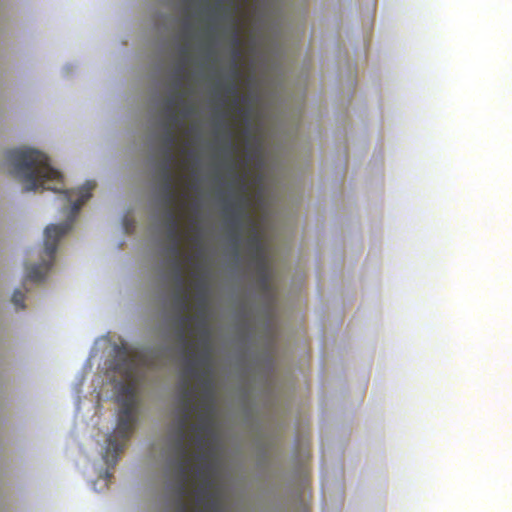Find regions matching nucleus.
I'll list each match as a JSON object with an SVG mask.
<instances>
[{
	"label": "nucleus",
	"mask_w": 512,
	"mask_h": 512,
	"mask_svg": "<svg viewBox=\"0 0 512 512\" xmlns=\"http://www.w3.org/2000/svg\"><path fill=\"white\" fill-rule=\"evenodd\" d=\"M202 393L197 403H193L194 389L185 388L181 397L179 416L174 423L172 450L175 455L174 467L177 484L175 486L177 512H208L212 499L211 479L208 467L203 465L205 455L196 458L200 464L192 470L193 455L189 440L198 448L205 444L204 434L211 429L214 414V386L210 378L199 382Z\"/></svg>",
	"instance_id": "f257e3e1"
},
{
	"label": "nucleus",
	"mask_w": 512,
	"mask_h": 512,
	"mask_svg": "<svg viewBox=\"0 0 512 512\" xmlns=\"http://www.w3.org/2000/svg\"><path fill=\"white\" fill-rule=\"evenodd\" d=\"M6 159L12 167L11 174L25 184V191L50 190L61 193L63 201L71 203L68 220L60 224H51L45 229L44 252L48 260L26 266L25 279L41 282L54 263L60 238L71 230L81 207L91 198L95 184L89 181L77 189H63V175L51 166L47 155L35 149L7 150Z\"/></svg>",
	"instance_id": "f03ea898"
},
{
	"label": "nucleus",
	"mask_w": 512,
	"mask_h": 512,
	"mask_svg": "<svg viewBox=\"0 0 512 512\" xmlns=\"http://www.w3.org/2000/svg\"><path fill=\"white\" fill-rule=\"evenodd\" d=\"M170 257V265L173 272L174 291L173 301L174 307L177 311L175 318L176 336L180 344L181 351L186 357V372L189 376L196 379L198 382H203L206 378H211L210 366V352L208 349L200 354H197V344L191 339L193 334L192 323L198 321V326L202 330V339L200 344L208 346V331L206 322L203 318L200 319L199 315L188 314L190 306V294L186 287L184 278V267L182 258L184 252L181 248V242H169L166 249Z\"/></svg>",
	"instance_id": "7ed1b4c3"
},
{
	"label": "nucleus",
	"mask_w": 512,
	"mask_h": 512,
	"mask_svg": "<svg viewBox=\"0 0 512 512\" xmlns=\"http://www.w3.org/2000/svg\"><path fill=\"white\" fill-rule=\"evenodd\" d=\"M113 369L127 383L121 385L118 397L120 410L117 424L114 431L107 437V446L103 455L106 464L112 466L116 464L134 429L136 410V387L134 381L138 370V361L134 355L123 349V351L118 352Z\"/></svg>",
	"instance_id": "20e7f679"
},
{
	"label": "nucleus",
	"mask_w": 512,
	"mask_h": 512,
	"mask_svg": "<svg viewBox=\"0 0 512 512\" xmlns=\"http://www.w3.org/2000/svg\"><path fill=\"white\" fill-rule=\"evenodd\" d=\"M236 179L240 182V195L233 203L225 206V214L230 216V227L233 231V239L239 243L241 239V231L245 220L248 221L251 234L247 239V248L252 263L257 273L261 277L262 284L266 286L269 281L268 264L265 254V247L262 237L258 230L257 223L250 217L247 210L250 206V198L247 194L248 187L246 184V175H236Z\"/></svg>",
	"instance_id": "39448f33"
},
{
	"label": "nucleus",
	"mask_w": 512,
	"mask_h": 512,
	"mask_svg": "<svg viewBox=\"0 0 512 512\" xmlns=\"http://www.w3.org/2000/svg\"><path fill=\"white\" fill-rule=\"evenodd\" d=\"M181 60L175 72L174 87L177 90V94L169 97L164 104V113L167 121L163 124L165 131L162 137V155L163 159H174L173 153L174 146L178 143V137L175 133V129L183 125L182 119L176 113V107L185 104L183 93L179 92L182 87V78L185 71L187 57L189 55L188 47L184 46L180 49Z\"/></svg>",
	"instance_id": "423d86ee"
},
{
	"label": "nucleus",
	"mask_w": 512,
	"mask_h": 512,
	"mask_svg": "<svg viewBox=\"0 0 512 512\" xmlns=\"http://www.w3.org/2000/svg\"><path fill=\"white\" fill-rule=\"evenodd\" d=\"M174 159H163L160 164L161 193L163 205H173L177 199L184 198L176 189L173 172Z\"/></svg>",
	"instance_id": "0eeeda50"
},
{
	"label": "nucleus",
	"mask_w": 512,
	"mask_h": 512,
	"mask_svg": "<svg viewBox=\"0 0 512 512\" xmlns=\"http://www.w3.org/2000/svg\"><path fill=\"white\" fill-rule=\"evenodd\" d=\"M186 206L185 199H177L173 205H164L166 208L165 212V225L166 229L172 227H181L180 216L178 211H183Z\"/></svg>",
	"instance_id": "6e6552de"
},
{
	"label": "nucleus",
	"mask_w": 512,
	"mask_h": 512,
	"mask_svg": "<svg viewBox=\"0 0 512 512\" xmlns=\"http://www.w3.org/2000/svg\"><path fill=\"white\" fill-rule=\"evenodd\" d=\"M183 233L181 227H172L166 229V238L169 242H181Z\"/></svg>",
	"instance_id": "1a4fd4ad"
},
{
	"label": "nucleus",
	"mask_w": 512,
	"mask_h": 512,
	"mask_svg": "<svg viewBox=\"0 0 512 512\" xmlns=\"http://www.w3.org/2000/svg\"><path fill=\"white\" fill-rule=\"evenodd\" d=\"M25 295L20 290H15L12 296V302L16 306L17 309L25 308Z\"/></svg>",
	"instance_id": "9d476101"
},
{
	"label": "nucleus",
	"mask_w": 512,
	"mask_h": 512,
	"mask_svg": "<svg viewBox=\"0 0 512 512\" xmlns=\"http://www.w3.org/2000/svg\"><path fill=\"white\" fill-rule=\"evenodd\" d=\"M196 287H197V291H198L197 298H198V302H199V307L204 308L205 302H206L204 285L201 281H198L196 284Z\"/></svg>",
	"instance_id": "9b49d317"
},
{
	"label": "nucleus",
	"mask_w": 512,
	"mask_h": 512,
	"mask_svg": "<svg viewBox=\"0 0 512 512\" xmlns=\"http://www.w3.org/2000/svg\"><path fill=\"white\" fill-rule=\"evenodd\" d=\"M238 92H239L238 86L235 83V81H233L230 85H228V87H227V93L228 94H231V95L237 97L238 96Z\"/></svg>",
	"instance_id": "f8f14e48"
},
{
	"label": "nucleus",
	"mask_w": 512,
	"mask_h": 512,
	"mask_svg": "<svg viewBox=\"0 0 512 512\" xmlns=\"http://www.w3.org/2000/svg\"><path fill=\"white\" fill-rule=\"evenodd\" d=\"M233 44L235 46V55L238 56L239 55L238 47L240 45V38H239L237 30H235L234 35H233Z\"/></svg>",
	"instance_id": "ddd939ff"
},
{
	"label": "nucleus",
	"mask_w": 512,
	"mask_h": 512,
	"mask_svg": "<svg viewBox=\"0 0 512 512\" xmlns=\"http://www.w3.org/2000/svg\"><path fill=\"white\" fill-rule=\"evenodd\" d=\"M226 148H227V152L231 155L234 151V145L230 139V136L228 137Z\"/></svg>",
	"instance_id": "4468645a"
},
{
	"label": "nucleus",
	"mask_w": 512,
	"mask_h": 512,
	"mask_svg": "<svg viewBox=\"0 0 512 512\" xmlns=\"http://www.w3.org/2000/svg\"><path fill=\"white\" fill-rule=\"evenodd\" d=\"M192 111L191 107L190 106H187L185 105L184 109H183V116H187L190 114V112Z\"/></svg>",
	"instance_id": "2eb2a0df"
},
{
	"label": "nucleus",
	"mask_w": 512,
	"mask_h": 512,
	"mask_svg": "<svg viewBox=\"0 0 512 512\" xmlns=\"http://www.w3.org/2000/svg\"><path fill=\"white\" fill-rule=\"evenodd\" d=\"M238 75H239V71H238V69L236 67V64H235L234 65V70H233V79L236 80Z\"/></svg>",
	"instance_id": "dca6fc26"
},
{
	"label": "nucleus",
	"mask_w": 512,
	"mask_h": 512,
	"mask_svg": "<svg viewBox=\"0 0 512 512\" xmlns=\"http://www.w3.org/2000/svg\"><path fill=\"white\" fill-rule=\"evenodd\" d=\"M185 258H186V260H187L188 262H192V261H193V256H192V255H186V257H185Z\"/></svg>",
	"instance_id": "f3484780"
},
{
	"label": "nucleus",
	"mask_w": 512,
	"mask_h": 512,
	"mask_svg": "<svg viewBox=\"0 0 512 512\" xmlns=\"http://www.w3.org/2000/svg\"><path fill=\"white\" fill-rule=\"evenodd\" d=\"M231 169H232L233 171L235 170V164H234V163H232V164H231Z\"/></svg>",
	"instance_id": "a211bd4d"
},
{
	"label": "nucleus",
	"mask_w": 512,
	"mask_h": 512,
	"mask_svg": "<svg viewBox=\"0 0 512 512\" xmlns=\"http://www.w3.org/2000/svg\"><path fill=\"white\" fill-rule=\"evenodd\" d=\"M180 151H181V153H184L185 152L184 147H181Z\"/></svg>",
	"instance_id": "6ab92c4d"
}]
</instances>
